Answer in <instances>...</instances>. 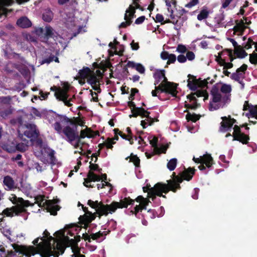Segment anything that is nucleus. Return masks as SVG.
I'll use <instances>...</instances> for the list:
<instances>
[{"mask_svg": "<svg viewBox=\"0 0 257 257\" xmlns=\"http://www.w3.org/2000/svg\"><path fill=\"white\" fill-rule=\"evenodd\" d=\"M25 125L28 130L24 132L23 136H25L29 139H35L38 137L39 132L37 130L35 124L28 123Z\"/></svg>", "mask_w": 257, "mask_h": 257, "instance_id": "ddd939ff", "label": "nucleus"}, {"mask_svg": "<svg viewBox=\"0 0 257 257\" xmlns=\"http://www.w3.org/2000/svg\"><path fill=\"white\" fill-rule=\"evenodd\" d=\"M11 97L10 96H0V103L4 104H9L10 103Z\"/></svg>", "mask_w": 257, "mask_h": 257, "instance_id": "8fccbe9b", "label": "nucleus"}, {"mask_svg": "<svg viewBox=\"0 0 257 257\" xmlns=\"http://www.w3.org/2000/svg\"><path fill=\"white\" fill-rule=\"evenodd\" d=\"M143 190L144 192L148 193V197L152 198L154 201L156 198V196L166 198V196L163 193H168L170 189L169 186L165 183L159 182L156 183L153 187L148 188V187H143Z\"/></svg>", "mask_w": 257, "mask_h": 257, "instance_id": "423d86ee", "label": "nucleus"}, {"mask_svg": "<svg viewBox=\"0 0 257 257\" xmlns=\"http://www.w3.org/2000/svg\"><path fill=\"white\" fill-rule=\"evenodd\" d=\"M128 159H130V162L133 163L136 167H140V159L137 155L132 153L130 156L125 158V160H127Z\"/></svg>", "mask_w": 257, "mask_h": 257, "instance_id": "7c9ffc66", "label": "nucleus"}, {"mask_svg": "<svg viewBox=\"0 0 257 257\" xmlns=\"http://www.w3.org/2000/svg\"><path fill=\"white\" fill-rule=\"evenodd\" d=\"M54 58H55V56L54 55L51 54V55H50V56L48 58H44L43 59L41 64H45V63L49 64L50 63L52 62L53 61Z\"/></svg>", "mask_w": 257, "mask_h": 257, "instance_id": "864d4df0", "label": "nucleus"}, {"mask_svg": "<svg viewBox=\"0 0 257 257\" xmlns=\"http://www.w3.org/2000/svg\"><path fill=\"white\" fill-rule=\"evenodd\" d=\"M247 69L246 64H242L239 68H237L236 72L233 73L230 76L231 79L234 81H239V78H244L245 71Z\"/></svg>", "mask_w": 257, "mask_h": 257, "instance_id": "f3484780", "label": "nucleus"}, {"mask_svg": "<svg viewBox=\"0 0 257 257\" xmlns=\"http://www.w3.org/2000/svg\"><path fill=\"white\" fill-rule=\"evenodd\" d=\"M54 17V14L50 8L45 9L42 13V19L46 22L49 23L52 21Z\"/></svg>", "mask_w": 257, "mask_h": 257, "instance_id": "b1692460", "label": "nucleus"}, {"mask_svg": "<svg viewBox=\"0 0 257 257\" xmlns=\"http://www.w3.org/2000/svg\"><path fill=\"white\" fill-rule=\"evenodd\" d=\"M177 51L181 53H185L187 51V48L185 46L179 44L177 47Z\"/></svg>", "mask_w": 257, "mask_h": 257, "instance_id": "13d9d810", "label": "nucleus"}, {"mask_svg": "<svg viewBox=\"0 0 257 257\" xmlns=\"http://www.w3.org/2000/svg\"><path fill=\"white\" fill-rule=\"evenodd\" d=\"M19 137L24 143H18L15 146H8L6 150L9 153L15 152L16 150L23 152H25L28 147L29 141L23 138V134H19Z\"/></svg>", "mask_w": 257, "mask_h": 257, "instance_id": "f8f14e48", "label": "nucleus"}, {"mask_svg": "<svg viewBox=\"0 0 257 257\" xmlns=\"http://www.w3.org/2000/svg\"><path fill=\"white\" fill-rule=\"evenodd\" d=\"M81 205L85 214L83 215H80L79 217V220L80 223L81 224H83L84 228L86 229L89 224L95 219L96 215L89 211L87 207H84L82 205Z\"/></svg>", "mask_w": 257, "mask_h": 257, "instance_id": "9b49d317", "label": "nucleus"}, {"mask_svg": "<svg viewBox=\"0 0 257 257\" xmlns=\"http://www.w3.org/2000/svg\"><path fill=\"white\" fill-rule=\"evenodd\" d=\"M211 94L212 96V102L217 103L221 100V95L219 92L218 88L214 85L211 90Z\"/></svg>", "mask_w": 257, "mask_h": 257, "instance_id": "4be33fe9", "label": "nucleus"}, {"mask_svg": "<svg viewBox=\"0 0 257 257\" xmlns=\"http://www.w3.org/2000/svg\"><path fill=\"white\" fill-rule=\"evenodd\" d=\"M230 115L227 116H222L221 119L222 121L220 122L219 131L221 132H225L230 131L232 126L230 120Z\"/></svg>", "mask_w": 257, "mask_h": 257, "instance_id": "a211bd4d", "label": "nucleus"}, {"mask_svg": "<svg viewBox=\"0 0 257 257\" xmlns=\"http://www.w3.org/2000/svg\"><path fill=\"white\" fill-rule=\"evenodd\" d=\"M193 160L196 163L205 164V166L208 168H209L211 167L213 161V158L211 155L208 154L204 155L202 157H200V158H196L194 157Z\"/></svg>", "mask_w": 257, "mask_h": 257, "instance_id": "dca6fc26", "label": "nucleus"}, {"mask_svg": "<svg viewBox=\"0 0 257 257\" xmlns=\"http://www.w3.org/2000/svg\"><path fill=\"white\" fill-rule=\"evenodd\" d=\"M136 8L132 5H131L129 7L128 9L126 11V14L129 13L127 16V20H131L135 16V14L136 13Z\"/></svg>", "mask_w": 257, "mask_h": 257, "instance_id": "4c0bfd02", "label": "nucleus"}, {"mask_svg": "<svg viewBox=\"0 0 257 257\" xmlns=\"http://www.w3.org/2000/svg\"><path fill=\"white\" fill-rule=\"evenodd\" d=\"M209 15V11L206 7H203L202 9L200 12V13L197 15V19L199 21H202L204 19L207 18Z\"/></svg>", "mask_w": 257, "mask_h": 257, "instance_id": "c756f323", "label": "nucleus"}, {"mask_svg": "<svg viewBox=\"0 0 257 257\" xmlns=\"http://www.w3.org/2000/svg\"><path fill=\"white\" fill-rule=\"evenodd\" d=\"M47 150H48V151L47 152L48 156L50 157L51 162H53L56 159L55 157L54 156L55 151L51 149L50 148H48L47 149Z\"/></svg>", "mask_w": 257, "mask_h": 257, "instance_id": "3c124183", "label": "nucleus"}, {"mask_svg": "<svg viewBox=\"0 0 257 257\" xmlns=\"http://www.w3.org/2000/svg\"><path fill=\"white\" fill-rule=\"evenodd\" d=\"M170 54L168 53V52L166 51H163L161 52L160 56L161 59L163 60H167L168 59Z\"/></svg>", "mask_w": 257, "mask_h": 257, "instance_id": "338daca9", "label": "nucleus"}, {"mask_svg": "<svg viewBox=\"0 0 257 257\" xmlns=\"http://www.w3.org/2000/svg\"><path fill=\"white\" fill-rule=\"evenodd\" d=\"M35 203H37L39 207L45 206L48 212H50L51 215H56L57 211L60 210V207L58 205H55L57 202H54L52 200H46L44 202V196L43 195H38L35 197Z\"/></svg>", "mask_w": 257, "mask_h": 257, "instance_id": "6e6552de", "label": "nucleus"}, {"mask_svg": "<svg viewBox=\"0 0 257 257\" xmlns=\"http://www.w3.org/2000/svg\"><path fill=\"white\" fill-rule=\"evenodd\" d=\"M155 89L156 90L158 93H165L166 94H171L173 97H176V95L174 94V90H169L161 83L158 85H155Z\"/></svg>", "mask_w": 257, "mask_h": 257, "instance_id": "393cba45", "label": "nucleus"}, {"mask_svg": "<svg viewBox=\"0 0 257 257\" xmlns=\"http://www.w3.org/2000/svg\"><path fill=\"white\" fill-rule=\"evenodd\" d=\"M220 91L223 93H229L231 91V86L229 85L223 84L221 87Z\"/></svg>", "mask_w": 257, "mask_h": 257, "instance_id": "37998d69", "label": "nucleus"}, {"mask_svg": "<svg viewBox=\"0 0 257 257\" xmlns=\"http://www.w3.org/2000/svg\"><path fill=\"white\" fill-rule=\"evenodd\" d=\"M87 79V83L91 85H96L97 83L99 82V79L97 77L93 71H92Z\"/></svg>", "mask_w": 257, "mask_h": 257, "instance_id": "c85d7f7f", "label": "nucleus"}, {"mask_svg": "<svg viewBox=\"0 0 257 257\" xmlns=\"http://www.w3.org/2000/svg\"><path fill=\"white\" fill-rule=\"evenodd\" d=\"M221 66H223V69H230L233 67V65L231 62H223L221 64Z\"/></svg>", "mask_w": 257, "mask_h": 257, "instance_id": "774afa93", "label": "nucleus"}, {"mask_svg": "<svg viewBox=\"0 0 257 257\" xmlns=\"http://www.w3.org/2000/svg\"><path fill=\"white\" fill-rule=\"evenodd\" d=\"M105 144H106L105 147L107 149L112 150L113 147L112 145L115 144V142L113 141L112 139L108 138L106 139Z\"/></svg>", "mask_w": 257, "mask_h": 257, "instance_id": "09e8293b", "label": "nucleus"}, {"mask_svg": "<svg viewBox=\"0 0 257 257\" xmlns=\"http://www.w3.org/2000/svg\"><path fill=\"white\" fill-rule=\"evenodd\" d=\"M234 53L239 58H243L247 55V53L243 49L240 45L235 48Z\"/></svg>", "mask_w": 257, "mask_h": 257, "instance_id": "2f4dec72", "label": "nucleus"}, {"mask_svg": "<svg viewBox=\"0 0 257 257\" xmlns=\"http://www.w3.org/2000/svg\"><path fill=\"white\" fill-rule=\"evenodd\" d=\"M127 198H130L131 200L134 201L132 204H129L128 205H133L134 204L135 201H136L137 202H139L140 203V204H141L149 200L148 198H144L143 196L141 195L138 196L135 200L131 199L130 197H128Z\"/></svg>", "mask_w": 257, "mask_h": 257, "instance_id": "a18cd8bd", "label": "nucleus"}, {"mask_svg": "<svg viewBox=\"0 0 257 257\" xmlns=\"http://www.w3.org/2000/svg\"><path fill=\"white\" fill-rule=\"evenodd\" d=\"M167 62V65H170L171 63H174L176 60V56L174 54H170L169 58Z\"/></svg>", "mask_w": 257, "mask_h": 257, "instance_id": "4d7b16f0", "label": "nucleus"}, {"mask_svg": "<svg viewBox=\"0 0 257 257\" xmlns=\"http://www.w3.org/2000/svg\"><path fill=\"white\" fill-rule=\"evenodd\" d=\"M188 77L187 86L191 90L195 91L198 88H208L207 80H202L200 78L197 79L196 76L191 74H188Z\"/></svg>", "mask_w": 257, "mask_h": 257, "instance_id": "1a4fd4ad", "label": "nucleus"}, {"mask_svg": "<svg viewBox=\"0 0 257 257\" xmlns=\"http://www.w3.org/2000/svg\"><path fill=\"white\" fill-rule=\"evenodd\" d=\"M124 19L126 20V22H122L119 26V28H126L127 26H130L132 23V20H127V15L126 14H125Z\"/></svg>", "mask_w": 257, "mask_h": 257, "instance_id": "de8ad7c7", "label": "nucleus"}, {"mask_svg": "<svg viewBox=\"0 0 257 257\" xmlns=\"http://www.w3.org/2000/svg\"><path fill=\"white\" fill-rule=\"evenodd\" d=\"M89 163H90V165H89L90 170L89 171H91L93 172V171H97L99 173H101V172L102 171V169L100 168L99 167V166L98 164H93V163H92L91 161Z\"/></svg>", "mask_w": 257, "mask_h": 257, "instance_id": "c03bdc74", "label": "nucleus"}, {"mask_svg": "<svg viewBox=\"0 0 257 257\" xmlns=\"http://www.w3.org/2000/svg\"><path fill=\"white\" fill-rule=\"evenodd\" d=\"M3 183L9 190L15 188V182L13 179L10 176H6L4 178Z\"/></svg>", "mask_w": 257, "mask_h": 257, "instance_id": "a878e982", "label": "nucleus"}, {"mask_svg": "<svg viewBox=\"0 0 257 257\" xmlns=\"http://www.w3.org/2000/svg\"><path fill=\"white\" fill-rule=\"evenodd\" d=\"M13 113V110L11 108L0 111V116L4 119H7Z\"/></svg>", "mask_w": 257, "mask_h": 257, "instance_id": "ea45409f", "label": "nucleus"}, {"mask_svg": "<svg viewBox=\"0 0 257 257\" xmlns=\"http://www.w3.org/2000/svg\"><path fill=\"white\" fill-rule=\"evenodd\" d=\"M69 89V86H65L64 89H59L58 91L55 92V96L59 101H63L66 99H68L69 95L68 94V91Z\"/></svg>", "mask_w": 257, "mask_h": 257, "instance_id": "6ab92c4d", "label": "nucleus"}, {"mask_svg": "<svg viewBox=\"0 0 257 257\" xmlns=\"http://www.w3.org/2000/svg\"><path fill=\"white\" fill-rule=\"evenodd\" d=\"M195 96L197 97H204V101L208 99L209 96L206 90L204 88H201L200 90L197 89L195 92L188 95L187 98L190 100V101H194L197 102V99Z\"/></svg>", "mask_w": 257, "mask_h": 257, "instance_id": "2eb2a0df", "label": "nucleus"}, {"mask_svg": "<svg viewBox=\"0 0 257 257\" xmlns=\"http://www.w3.org/2000/svg\"><path fill=\"white\" fill-rule=\"evenodd\" d=\"M165 70L164 69H162V70L157 69L156 70L155 73L153 74V77L155 79V82H154L155 85H157L161 81H162L163 78L165 77Z\"/></svg>", "mask_w": 257, "mask_h": 257, "instance_id": "5701e85b", "label": "nucleus"}, {"mask_svg": "<svg viewBox=\"0 0 257 257\" xmlns=\"http://www.w3.org/2000/svg\"><path fill=\"white\" fill-rule=\"evenodd\" d=\"M127 106L131 108L132 114L129 115L130 118L137 117L138 116H141L142 117H148L149 114L150 112L145 110L142 107H136L135 102L133 100H130L127 102Z\"/></svg>", "mask_w": 257, "mask_h": 257, "instance_id": "9d476101", "label": "nucleus"}, {"mask_svg": "<svg viewBox=\"0 0 257 257\" xmlns=\"http://www.w3.org/2000/svg\"><path fill=\"white\" fill-rule=\"evenodd\" d=\"M196 170L193 168L189 167L185 169L181 174L180 176L176 175L175 172L172 175L173 180H167V184L166 185L169 186L170 191L176 192L177 189H180L181 186L180 183H182L183 180L190 181L192 179Z\"/></svg>", "mask_w": 257, "mask_h": 257, "instance_id": "20e7f679", "label": "nucleus"}, {"mask_svg": "<svg viewBox=\"0 0 257 257\" xmlns=\"http://www.w3.org/2000/svg\"><path fill=\"white\" fill-rule=\"evenodd\" d=\"M185 57L186 59H188L189 61H192L195 58V54L192 51H188Z\"/></svg>", "mask_w": 257, "mask_h": 257, "instance_id": "680f3d73", "label": "nucleus"}, {"mask_svg": "<svg viewBox=\"0 0 257 257\" xmlns=\"http://www.w3.org/2000/svg\"><path fill=\"white\" fill-rule=\"evenodd\" d=\"M162 84H163L166 88H167L169 90H174V94L177 95L178 91L177 90V87L178 84L175 83L174 82H171L168 81L167 78L165 75V77L163 78L162 81L161 82Z\"/></svg>", "mask_w": 257, "mask_h": 257, "instance_id": "aec40b11", "label": "nucleus"}, {"mask_svg": "<svg viewBox=\"0 0 257 257\" xmlns=\"http://www.w3.org/2000/svg\"><path fill=\"white\" fill-rule=\"evenodd\" d=\"M177 164V159L173 158L168 162L167 165V167L170 171H173L176 168Z\"/></svg>", "mask_w": 257, "mask_h": 257, "instance_id": "58836bf2", "label": "nucleus"}, {"mask_svg": "<svg viewBox=\"0 0 257 257\" xmlns=\"http://www.w3.org/2000/svg\"><path fill=\"white\" fill-rule=\"evenodd\" d=\"M155 21L157 23H161L162 24L164 21L163 16L162 14H157L156 16Z\"/></svg>", "mask_w": 257, "mask_h": 257, "instance_id": "69168bd1", "label": "nucleus"}, {"mask_svg": "<svg viewBox=\"0 0 257 257\" xmlns=\"http://www.w3.org/2000/svg\"><path fill=\"white\" fill-rule=\"evenodd\" d=\"M249 62L253 64H257V53L254 52L249 55Z\"/></svg>", "mask_w": 257, "mask_h": 257, "instance_id": "603ef678", "label": "nucleus"}, {"mask_svg": "<svg viewBox=\"0 0 257 257\" xmlns=\"http://www.w3.org/2000/svg\"><path fill=\"white\" fill-rule=\"evenodd\" d=\"M46 32L45 33V37L49 39L50 38H53V30L50 26H47L45 27Z\"/></svg>", "mask_w": 257, "mask_h": 257, "instance_id": "a19ab883", "label": "nucleus"}, {"mask_svg": "<svg viewBox=\"0 0 257 257\" xmlns=\"http://www.w3.org/2000/svg\"><path fill=\"white\" fill-rule=\"evenodd\" d=\"M14 250H15L14 248ZM6 249L4 247H2L0 248V255L3 256L4 254V257H14L16 255V253H19V254H21V255H23L24 254H21L19 252H17L16 250L14 251H8V253L7 254L5 253Z\"/></svg>", "mask_w": 257, "mask_h": 257, "instance_id": "72a5a7b5", "label": "nucleus"}, {"mask_svg": "<svg viewBox=\"0 0 257 257\" xmlns=\"http://www.w3.org/2000/svg\"><path fill=\"white\" fill-rule=\"evenodd\" d=\"M139 92V90L136 88H133L131 89V94L128 97L130 100H134L135 99V94Z\"/></svg>", "mask_w": 257, "mask_h": 257, "instance_id": "5fc2aeb1", "label": "nucleus"}, {"mask_svg": "<svg viewBox=\"0 0 257 257\" xmlns=\"http://www.w3.org/2000/svg\"><path fill=\"white\" fill-rule=\"evenodd\" d=\"M12 231L10 229L4 228L3 234L8 239H10V236L12 235Z\"/></svg>", "mask_w": 257, "mask_h": 257, "instance_id": "e2e57ef3", "label": "nucleus"}, {"mask_svg": "<svg viewBox=\"0 0 257 257\" xmlns=\"http://www.w3.org/2000/svg\"><path fill=\"white\" fill-rule=\"evenodd\" d=\"M133 202L134 201L130 198H124L121 199L119 202L113 201L109 205H104L102 202L93 201L91 200L88 201L87 204L96 210V212L93 214H95L96 216L98 215L100 218L102 215L106 216L108 213L114 212L117 208H127L128 204H132Z\"/></svg>", "mask_w": 257, "mask_h": 257, "instance_id": "7ed1b4c3", "label": "nucleus"}, {"mask_svg": "<svg viewBox=\"0 0 257 257\" xmlns=\"http://www.w3.org/2000/svg\"><path fill=\"white\" fill-rule=\"evenodd\" d=\"M135 69L141 74H144L145 72V68L144 66L140 63L137 64V66Z\"/></svg>", "mask_w": 257, "mask_h": 257, "instance_id": "6e6d98bb", "label": "nucleus"}, {"mask_svg": "<svg viewBox=\"0 0 257 257\" xmlns=\"http://www.w3.org/2000/svg\"><path fill=\"white\" fill-rule=\"evenodd\" d=\"M235 23L236 25L233 28L235 32H239L242 33L244 30L247 28V27L244 25L245 23L243 20H240L239 22L236 20Z\"/></svg>", "mask_w": 257, "mask_h": 257, "instance_id": "cd10ccee", "label": "nucleus"}, {"mask_svg": "<svg viewBox=\"0 0 257 257\" xmlns=\"http://www.w3.org/2000/svg\"><path fill=\"white\" fill-rule=\"evenodd\" d=\"M15 198L16 201L14 203H17L18 205L13 206L11 208H7L4 209L3 211V214L6 216L13 217L14 214L15 215H18L21 213L25 211L24 207H28L34 205L33 203H31L28 200H24L22 198H17L16 196H15Z\"/></svg>", "mask_w": 257, "mask_h": 257, "instance_id": "39448f33", "label": "nucleus"}, {"mask_svg": "<svg viewBox=\"0 0 257 257\" xmlns=\"http://www.w3.org/2000/svg\"><path fill=\"white\" fill-rule=\"evenodd\" d=\"M158 139L156 137H154L152 140H150V144L152 145V147L154 148L155 150H158Z\"/></svg>", "mask_w": 257, "mask_h": 257, "instance_id": "49530a36", "label": "nucleus"}, {"mask_svg": "<svg viewBox=\"0 0 257 257\" xmlns=\"http://www.w3.org/2000/svg\"><path fill=\"white\" fill-rule=\"evenodd\" d=\"M92 71L88 67H83L81 70L78 72V75L81 79H84L87 78Z\"/></svg>", "mask_w": 257, "mask_h": 257, "instance_id": "bb28decb", "label": "nucleus"}, {"mask_svg": "<svg viewBox=\"0 0 257 257\" xmlns=\"http://www.w3.org/2000/svg\"><path fill=\"white\" fill-rule=\"evenodd\" d=\"M18 26L22 28H28L31 27L32 24L31 21L26 17H22L17 21Z\"/></svg>", "mask_w": 257, "mask_h": 257, "instance_id": "412c9836", "label": "nucleus"}, {"mask_svg": "<svg viewBox=\"0 0 257 257\" xmlns=\"http://www.w3.org/2000/svg\"><path fill=\"white\" fill-rule=\"evenodd\" d=\"M56 121L53 124V127L55 131L59 134L63 133L66 137V140L72 145L76 139H84L85 137L88 138H93L94 135L93 131L88 127H86L85 130H82L80 132V135L78 133L73 127L69 125H66L64 128L62 127V125H76V122L75 120L71 119L65 115L56 114Z\"/></svg>", "mask_w": 257, "mask_h": 257, "instance_id": "f03ea898", "label": "nucleus"}, {"mask_svg": "<svg viewBox=\"0 0 257 257\" xmlns=\"http://www.w3.org/2000/svg\"><path fill=\"white\" fill-rule=\"evenodd\" d=\"M87 177L91 182L99 181L101 180V177L95 174L91 171H88L87 174Z\"/></svg>", "mask_w": 257, "mask_h": 257, "instance_id": "c9c22d12", "label": "nucleus"}, {"mask_svg": "<svg viewBox=\"0 0 257 257\" xmlns=\"http://www.w3.org/2000/svg\"><path fill=\"white\" fill-rule=\"evenodd\" d=\"M106 233L105 231L101 232L100 231H99L98 232L95 233H91L90 234L91 238L93 240H97L98 238H100V237H102L103 235H106Z\"/></svg>", "mask_w": 257, "mask_h": 257, "instance_id": "79ce46f5", "label": "nucleus"}, {"mask_svg": "<svg viewBox=\"0 0 257 257\" xmlns=\"http://www.w3.org/2000/svg\"><path fill=\"white\" fill-rule=\"evenodd\" d=\"M198 104H197V102L195 101V102L192 104H190L188 103L185 104V107L186 108H189L192 109H195L197 108Z\"/></svg>", "mask_w": 257, "mask_h": 257, "instance_id": "0e129e2a", "label": "nucleus"}, {"mask_svg": "<svg viewBox=\"0 0 257 257\" xmlns=\"http://www.w3.org/2000/svg\"><path fill=\"white\" fill-rule=\"evenodd\" d=\"M249 114L247 113L246 116L248 118L254 117L257 119V105L251 106L249 109Z\"/></svg>", "mask_w": 257, "mask_h": 257, "instance_id": "e433bc0d", "label": "nucleus"}, {"mask_svg": "<svg viewBox=\"0 0 257 257\" xmlns=\"http://www.w3.org/2000/svg\"><path fill=\"white\" fill-rule=\"evenodd\" d=\"M255 43L256 42H253L252 40L250 38H248L246 44L244 46V48L246 49H249L251 48L252 45H255Z\"/></svg>", "mask_w": 257, "mask_h": 257, "instance_id": "bf43d9fd", "label": "nucleus"}, {"mask_svg": "<svg viewBox=\"0 0 257 257\" xmlns=\"http://www.w3.org/2000/svg\"><path fill=\"white\" fill-rule=\"evenodd\" d=\"M146 118L147 119L143 120L141 121V125L142 126L143 128H146L147 125H153L155 122V119L150 116V114H149V118Z\"/></svg>", "mask_w": 257, "mask_h": 257, "instance_id": "f704fd0d", "label": "nucleus"}, {"mask_svg": "<svg viewBox=\"0 0 257 257\" xmlns=\"http://www.w3.org/2000/svg\"><path fill=\"white\" fill-rule=\"evenodd\" d=\"M43 235L44 236L41 237L42 241L39 243L37 248L34 246L27 247L15 243L12 244L13 247L17 252L25 254L27 257H31V255L36 254H40L41 257H59V253L56 249H60V243L56 242L55 238L50 235L47 230L44 231Z\"/></svg>", "mask_w": 257, "mask_h": 257, "instance_id": "f257e3e1", "label": "nucleus"}, {"mask_svg": "<svg viewBox=\"0 0 257 257\" xmlns=\"http://www.w3.org/2000/svg\"><path fill=\"white\" fill-rule=\"evenodd\" d=\"M68 244V246H71L73 252L72 255V257H85L84 255L82 254L80 252V249L78 246L77 241L75 239H70L68 236L65 237Z\"/></svg>", "mask_w": 257, "mask_h": 257, "instance_id": "4468645a", "label": "nucleus"}, {"mask_svg": "<svg viewBox=\"0 0 257 257\" xmlns=\"http://www.w3.org/2000/svg\"><path fill=\"white\" fill-rule=\"evenodd\" d=\"M241 127H244L247 131L249 130V127L247 126L246 123L240 125L235 124L233 127V132L232 133L233 141H237L243 145H246L248 143L250 137L248 135L245 134L241 132Z\"/></svg>", "mask_w": 257, "mask_h": 257, "instance_id": "0eeeda50", "label": "nucleus"}, {"mask_svg": "<svg viewBox=\"0 0 257 257\" xmlns=\"http://www.w3.org/2000/svg\"><path fill=\"white\" fill-rule=\"evenodd\" d=\"M199 4L198 0H192L189 3L185 5V7L186 8H191L197 4Z\"/></svg>", "mask_w": 257, "mask_h": 257, "instance_id": "052dcab7", "label": "nucleus"}, {"mask_svg": "<svg viewBox=\"0 0 257 257\" xmlns=\"http://www.w3.org/2000/svg\"><path fill=\"white\" fill-rule=\"evenodd\" d=\"M184 112H187V113L186 115V118L187 120V121H191L195 122L200 118V116L199 115H197L195 113L191 114L190 112H188L187 110H185Z\"/></svg>", "mask_w": 257, "mask_h": 257, "instance_id": "473e14b6", "label": "nucleus"}]
</instances>
